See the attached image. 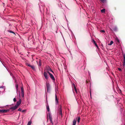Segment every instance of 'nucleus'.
<instances>
[{"mask_svg":"<svg viewBox=\"0 0 125 125\" xmlns=\"http://www.w3.org/2000/svg\"><path fill=\"white\" fill-rule=\"evenodd\" d=\"M8 31L9 32H10V33H13L14 34H15V33H14V32L11 31V30H8Z\"/></svg>","mask_w":125,"mask_h":125,"instance_id":"412c9836","label":"nucleus"},{"mask_svg":"<svg viewBox=\"0 0 125 125\" xmlns=\"http://www.w3.org/2000/svg\"><path fill=\"white\" fill-rule=\"evenodd\" d=\"M47 71H49H49L53 73H54L53 71L50 68L49 69H48V70Z\"/></svg>","mask_w":125,"mask_h":125,"instance_id":"4be33fe9","label":"nucleus"},{"mask_svg":"<svg viewBox=\"0 0 125 125\" xmlns=\"http://www.w3.org/2000/svg\"><path fill=\"white\" fill-rule=\"evenodd\" d=\"M102 3H104L106 1V0H100Z\"/></svg>","mask_w":125,"mask_h":125,"instance_id":"a878e982","label":"nucleus"},{"mask_svg":"<svg viewBox=\"0 0 125 125\" xmlns=\"http://www.w3.org/2000/svg\"><path fill=\"white\" fill-rule=\"evenodd\" d=\"M46 108L47 109L48 112H49L50 111V109L49 108V107L48 105H47L46 106Z\"/></svg>","mask_w":125,"mask_h":125,"instance_id":"6ab92c4d","label":"nucleus"},{"mask_svg":"<svg viewBox=\"0 0 125 125\" xmlns=\"http://www.w3.org/2000/svg\"><path fill=\"white\" fill-rule=\"evenodd\" d=\"M124 58V62H123V65L124 66H125V54H124L123 55Z\"/></svg>","mask_w":125,"mask_h":125,"instance_id":"9d476101","label":"nucleus"},{"mask_svg":"<svg viewBox=\"0 0 125 125\" xmlns=\"http://www.w3.org/2000/svg\"><path fill=\"white\" fill-rule=\"evenodd\" d=\"M73 85H74L73 88H74V89L76 92V93H77V90L76 89V88L75 85L74 84H73Z\"/></svg>","mask_w":125,"mask_h":125,"instance_id":"f3484780","label":"nucleus"},{"mask_svg":"<svg viewBox=\"0 0 125 125\" xmlns=\"http://www.w3.org/2000/svg\"><path fill=\"white\" fill-rule=\"evenodd\" d=\"M100 32H104L105 31L104 30H101L100 31Z\"/></svg>","mask_w":125,"mask_h":125,"instance_id":"bb28decb","label":"nucleus"},{"mask_svg":"<svg viewBox=\"0 0 125 125\" xmlns=\"http://www.w3.org/2000/svg\"><path fill=\"white\" fill-rule=\"evenodd\" d=\"M92 42L94 44L95 46L98 48V45H97V44L96 43L95 41L94 40H93Z\"/></svg>","mask_w":125,"mask_h":125,"instance_id":"4468645a","label":"nucleus"},{"mask_svg":"<svg viewBox=\"0 0 125 125\" xmlns=\"http://www.w3.org/2000/svg\"><path fill=\"white\" fill-rule=\"evenodd\" d=\"M49 72V71H44L43 73V75L46 80H48L49 78V77L48 76V72Z\"/></svg>","mask_w":125,"mask_h":125,"instance_id":"f257e3e1","label":"nucleus"},{"mask_svg":"<svg viewBox=\"0 0 125 125\" xmlns=\"http://www.w3.org/2000/svg\"><path fill=\"white\" fill-rule=\"evenodd\" d=\"M113 29L114 31H116L117 30V27H115L113 28Z\"/></svg>","mask_w":125,"mask_h":125,"instance_id":"5701e85b","label":"nucleus"},{"mask_svg":"<svg viewBox=\"0 0 125 125\" xmlns=\"http://www.w3.org/2000/svg\"><path fill=\"white\" fill-rule=\"evenodd\" d=\"M58 110L59 115H60L61 116H62V107L60 105L58 107Z\"/></svg>","mask_w":125,"mask_h":125,"instance_id":"f03ea898","label":"nucleus"},{"mask_svg":"<svg viewBox=\"0 0 125 125\" xmlns=\"http://www.w3.org/2000/svg\"><path fill=\"white\" fill-rule=\"evenodd\" d=\"M55 102L56 104H57L58 102V99L56 94H55Z\"/></svg>","mask_w":125,"mask_h":125,"instance_id":"f8f14e48","label":"nucleus"},{"mask_svg":"<svg viewBox=\"0 0 125 125\" xmlns=\"http://www.w3.org/2000/svg\"><path fill=\"white\" fill-rule=\"evenodd\" d=\"M48 73L49 74V75L50 77L51 78V79L53 81H55V78L53 76V75L50 73V72H48Z\"/></svg>","mask_w":125,"mask_h":125,"instance_id":"7ed1b4c3","label":"nucleus"},{"mask_svg":"<svg viewBox=\"0 0 125 125\" xmlns=\"http://www.w3.org/2000/svg\"><path fill=\"white\" fill-rule=\"evenodd\" d=\"M90 95H91V92H90Z\"/></svg>","mask_w":125,"mask_h":125,"instance_id":"f704fd0d","label":"nucleus"},{"mask_svg":"<svg viewBox=\"0 0 125 125\" xmlns=\"http://www.w3.org/2000/svg\"><path fill=\"white\" fill-rule=\"evenodd\" d=\"M80 117H78V119L77 120V122L78 123H79L80 122Z\"/></svg>","mask_w":125,"mask_h":125,"instance_id":"b1692460","label":"nucleus"},{"mask_svg":"<svg viewBox=\"0 0 125 125\" xmlns=\"http://www.w3.org/2000/svg\"><path fill=\"white\" fill-rule=\"evenodd\" d=\"M48 116H47V122H48Z\"/></svg>","mask_w":125,"mask_h":125,"instance_id":"72a5a7b5","label":"nucleus"},{"mask_svg":"<svg viewBox=\"0 0 125 125\" xmlns=\"http://www.w3.org/2000/svg\"><path fill=\"white\" fill-rule=\"evenodd\" d=\"M16 88L17 90L18 88V85H16Z\"/></svg>","mask_w":125,"mask_h":125,"instance_id":"7c9ffc66","label":"nucleus"},{"mask_svg":"<svg viewBox=\"0 0 125 125\" xmlns=\"http://www.w3.org/2000/svg\"><path fill=\"white\" fill-rule=\"evenodd\" d=\"M31 121H30L28 123L27 125H31Z\"/></svg>","mask_w":125,"mask_h":125,"instance_id":"393cba45","label":"nucleus"},{"mask_svg":"<svg viewBox=\"0 0 125 125\" xmlns=\"http://www.w3.org/2000/svg\"><path fill=\"white\" fill-rule=\"evenodd\" d=\"M118 70L119 71H121V69L120 68H118Z\"/></svg>","mask_w":125,"mask_h":125,"instance_id":"2f4dec72","label":"nucleus"},{"mask_svg":"<svg viewBox=\"0 0 125 125\" xmlns=\"http://www.w3.org/2000/svg\"><path fill=\"white\" fill-rule=\"evenodd\" d=\"M76 120L75 119H74L73 121V125H76Z\"/></svg>","mask_w":125,"mask_h":125,"instance_id":"ddd939ff","label":"nucleus"},{"mask_svg":"<svg viewBox=\"0 0 125 125\" xmlns=\"http://www.w3.org/2000/svg\"><path fill=\"white\" fill-rule=\"evenodd\" d=\"M113 43V41H111L110 43L108 44V45H111Z\"/></svg>","mask_w":125,"mask_h":125,"instance_id":"aec40b11","label":"nucleus"},{"mask_svg":"<svg viewBox=\"0 0 125 125\" xmlns=\"http://www.w3.org/2000/svg\"><path fill=\"white\" fill-rule=\"evenodd\" d=\"M115 41L117 43H119V41L117 38L116 39Z\"/></svg>","mask_w":125,"mask_h":125,"instance_id":"a211bd4d","label":"nucleus"},{"mask_svg":"<svg viewBox=\"0 0 125 125\" xmlns=\"http://www.w3.org/2000/svg\"><path fill=\"white\" fill-rule=\"evenodd\" d=\"M46 86L47 88V91L50 90V85L49 83L46 82Z\"/></svg>","mask_w":125,"mask_h":125,"instance_id":"423d86ee","label":"nucleus"},{"mask_svg":"<svg viewBox=\"0 0 125 125\" xmlns=\"http://www.w3.org/2000/svg\"><path fill=\"white\" fill-rule=\"evenodd\" d=\"M22 85V86H21V96L22 97H23L24 96V89L23 85Z\"/></svg>","mask_w":125,"mask_h":125,"instance_id":"39448f33","label":"nucleus"},{"mask_svg":"<svg viewBox=\"0 0 125 125\" xmlns=\"http://www.w3.org/2000/svg\"><path fill=\"white\" fill-rule=\"evenodd\" d=\"M18 107L15 105L14 107H12L10 108L9 109H12V111H13L16 109Z\"/></svg>","mask_w":125,"mask_h":125,"instance_id":"1a4fd4ad","label":"nucleus"},{"mask_svg":"<svg viewBox=\"0 0 125 125\" xmlns=\"http://www.w3.org/2000/svg\"><path fill=\"white\" fill-rule=\"evenodd\" d=\"M41 60L39 59V63L37 61H36L37 64L39 66H41Z\"/></svg>","mask_w":125,"mask_h":125,"instance_id":"9b49d317","label":"nucleus"},{"mask_svg":"<svg viewBox=\"0 0 125 125\" xmlns=\"http://www.w3.org/2000/svg\"><path fill=\"white\" fill-rule=\"evenodd\" d=\"M13 101L14 102H15L16 101V100L15 98H14L13 99Z\"/></svg>","mask_w":125,"mask_h":125,"instance_id":"c85d7f7f","label":"nucleus"},{"mask_svg":"<svg viewBox=\"0 0 125 125\" xmlns=\"http://www.w3.org/2000/svg\"><path fill=\"white\" fill-rule=\"evenodd\" d=\"M10 111V109L5 110V109H0V113H5L8 112Z\"/></svg>","mask_w":125,"mask_h":125,"instance_id":"20e7f679","label":"nucleus"},{"mask_svg":"<svg viewBox=\"0 0 125 125\" xmlns=\"http://www.w3.org/2000/svg\"><path fill=\"white\" fill-rule=\"evenodd\" d=\"M25 111H26V110H23L22 111V112H25Z\"/></svg>","mask_w":125,"mask_h":125,"instance_id":"473e14b6","label":"nucleus"},{"mask_svg":"<svg viewBox=\"0 0 125 125\" xmlns=\"http://www.w3.org/2000/svg\"><path fill=\"white\" fill-rule=\"evenodd\" d=\"M31 68L34 70H35V68L34 66L33 65H31Z\"/></svg>","mask_w":125,"mask_h":125,"instance_id":"2eb2a0df","label":"nucleus"},{"mask_svg":"<svg viewBox=\"0 0 125 125\" xmlns=\"http://www.w3.org/2000/svg\"><path fill=\"white\" fill-rule=\"evenodd\" d=\"M105 10L104 9H103L102 10H101V11L102 13H105Z\"/></svg>","mask_w":125,"mask_h":125,"instance_id":"dca6fc26","label":"nucleus"},{"mask_svg":"<svg viewBox=\"0 0 125 125\" xmlns=\"http://www.w3.org/2000/svg\"><path fill=\"white\" fill-rule=\"evenodd\" d=\"M48 114L49 119L50 122L51 123H52V116L50 113H49Z\"/></svg>","mask_w":125,"mask_h":125,"instance_id":"0eeeda50","label":"nucleus"},{"mask_svg":"<svg viewBox=\"0 0 125 125\" xmlns=\"http://www.w3.org/2000/svg\"><path fill=\"white\" fill-rule=\"evenodd\" d=\"M27 65L28 66H29V67H30L31 65L30 64H28V63H27Z\"/></svg>","mask_w":125,"mask_h":125,"instance_id":"cd10ccee","label":"nucleus"},{"mask_svg":"<svg viewBox=\"0 0 125 125\" xmlns=\"http://www.w3.org/2000/svg\"><path fill=\"white\" fill-rule=\"evenodd\" d=\"M21 100L20 99L19 100V101L17 102V103H16V105L18 107L21 104Z\"/></svg>","mask_w":125,"mask_h":125,"instance_id":"6e6552de","label":"nucleus"},{"mask_svg":"<svg viewBox=\"0 0 125 125\" xmlns=\"http://www.w3.org/2000/svg\"><path fill=\"white\" fill-rule=\"evenodd\" d=\"M21 108H19L18 110V111H21Z\"/></svg>","mask_w":125,"mask_h":125,"instance_id":"c756f323","label":"nucleus"}]
</instances>
